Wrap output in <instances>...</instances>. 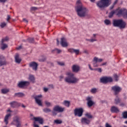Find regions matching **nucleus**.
I'll return each mask as SVG.
<instances>
[{
    "label": "nucleus",
    "instance_id": "10",
    "mask_svg": "<svg viewBox=\"0 0 127 127\" xmlns=\"http://www.w3.org/2000/svg\"><path fill=\"white\" fill-rule=\"evenodd\" d=\"M34 98L35 99V102L39 105V106H42L43 104L42 101L41 100V98L42 97V95H36L34 96Z\"/></svg>",
    "mask_w": 127,
    "mask_h": 127
},
{
    "label": "nucleus",
    "instance_id": "41",
    "mask_svg": "<svg viewBox=\"0 0 127 127\" xmlns=\"http://www.w3.org/2000/svg\"><path fill=\"white\" fill-rule=\"evenodd\" d=\"M123 118L127 119V111L124 112L122 114Z\"/></svg>",
    "mask_w": 127,
    "mask_h": 127
},
{
    "label": "nucleus",
    "instance_id": "30",
    "mask_svg": "<svg viewBox=\"0 0 127 127\" xmlns=\"http://www.w3.org/2000/svg\"><path fill=\"white\" fill-rule=\"evenodd\" d=\"M104 23L106 25L110 26L112 25V22H111V20L109 19H105L104 20Z\"/></svg>",
    "mask_w": 127,
    "mask_h": 127
},
{
    "label": "nucleus",
    "instance_id": "57",
    "mask_svg": "<svg viewBox=\"0 0 127 127\" xmlns=\"http://www.w3.org/2000/svg\"><path fill=\"white\" fill-rule=\"evenodd\" d=\"M23 21H24L26 23H27L28 22V20H26L25 18H23Z\"/></svg>",
    "mask_w": 127,
    "mask_h": 127
},
{
    "label": "nucleus",
    "instance_id": "50",
    "mask_svg": "<svg viewBox=\"0 0 127 127\" xmlns=\"http://www.w3.org/2000/svg\"><path fill=\"white\" fill-rule=\"evenodd\" d=\"M43 90L44 92H47L49 90V89L48 88L45 87L43 88Z\"/></svg>",
    "mask_w": 127,
    "mask_h": 127
},
{
    "label": "nucleus",
    "instance_id": "15",
    "mask_svg": "<svg viewBox=\"0 0 127 127\" xmlns=\"http://www.w3.org/2000/svg\"><path fill=\"white\" fill-rule=\"evenodd\" d=\"M9 105L11 107L13 108H18L19 107L21 106V103L15 101L11 102L9 103Z\"/></svg>",
    "mask_w": 127,
    "mask_h": 127
},
{
    "label": "nucleus",
    "instance_id": "16",
    "mask_svg": "<svg viewBox=\"0 0 127 127\" xmlns=\"http://www.w3.org/2000/svg\"><path fill=\"white\" fill-rule=\"evenodd\" d=\"M7 62L5 61V58L3 56H0V66L6 65Z\"/></svg>",
    "mask_w": 127,
    "mask_h": 127
},
{
    "label": "nucleus",
    "instance_id": "4",
    "mask_svg": "<svg viewBox=\"0 0 127 127\" xmlns=\"http://www.w3.org/2000/svg\"><path fill=\"white\" fill-rule=\"evenodd\" d=\"M96 4L99 8L102 9L110 5V0H101L98 1Z\"/></svg>",
    "mask_w": 127,
    "mask_h": 127
},
{
    "label": "nucleus",
    "instance_id": "35",
    "mask_svg": "<svg viewBox=\"0 0 127 127\" xmlns=\"http://www.w3.org/2000/svg\"><path fill=\"white\" fill-rule=\"evenodd\" d=\"M54 123L56 124V125H61L63 121L60 120H56L54 121Z\"/></svg>",
    "mask_w": 127,
    "mask_h": 127
},
{
    "label": "nucleus",
    "instance_id": "61",
    "mask_svg": "<svg viewBox=\"0 0 127 127\" xmlns=\"http://www.w3.org/2000/svg\"><path fill=\"white\" fill-rule=\"evenodd\" d=\"M118 0H116L113 4L115 5L116 4H117L118 3Z\"/></svg>",
    "mask_w": 127,
    "mask_h": 127
},
{
    "label": "nucleus",
    "instance_id": "42",
    "mask_svg": "<svg viewBox=\"0 0 127 127\" xmlns=\"http://www.w3.org/2000/svg\"><path fill=\"white\" fill-rule=\"evenodd\" d=\"M97 92V88H92V89H91V92L92 93H95Z\"/></svg>",
    "mask_w": 127,
    "mask_h": 127
},
{
    "label": "nucleus",
    "instance_id": "40",
    "mask_svg": "<svg viewBox=\"0 0 127 127\" xmlns=\"http://www.w3.org/2000/svg\"><path fill=\"white\" fill-rule=\"evenodd\" d=\"M45 104L47 107H50L52 106V103L48 101H45Z\"/></svg>",
    "mask_w": 127,
    "mask_h": 127
},
{
    "label": "nucleus",
    "instance_id": "23",
    "mask_svg": "<svg viewBox=\"0 0 127 127\" xmlns=\"http://www.w3.org/2000/svg\"><path fill=\"white\" fill-rule=\"evenodd\" d=\"M72 71L77 72L80 70V66L78 65H73L72 67Z\"/></svg>",
    "mask_w": 127,
    "mask_h": 127
},
{
    "label": "nucleus",
    "instance_id": "54",
    "mask_svg": "<svg viewBox=\"0 0 127 127\" xmlns=\"http://www.w3.org/2000/svg\"><path fill=\"white\" fill-rule=\"evenodd\" d=\"M96 70H97L99 72H101L102 71V70L101 68H99L97 69H96Z\"/></svg>",
    "mask_w": 127,
    "mask_h": 127
},
{
    "label": "nucleus",
    "instance_id": "33",
    "mask_svg": "<svg viewBox=\"0 0 127 127\" xmlns=\"http://www.w3.org/2000/svg\"><path fill=\"white\" fill-rule=\"evenodd\" d=\"M115 13L116 14V10H113V11H112L109 13V15L108 17H109V18H112V17L114 16V14H115Z\"/></svg>",
    "mask_w": 127,
    "mask_h": 127
},
{
    "label": "nucleus",
    "instance_id": "58",
    "mask_svg": "<svg viewBox=\"0 0 127 127\" xmlns=\"http://www.w3.org/2000/svg\"><path fill=\"white\" fill-rule=\"evenodd\" d=\"M45 60H46L45 59L44 60L40 59V60H39V61L41 62H45Z\"/></svg>",
    "mask_w": 127,
    "mask_h": 127
},
{
    "label": "nucleus",
    "instance_id": "22",
    "mask_svg": "<svg viewBox=\"0 0 127 127\" xmlns=\"http://www.w3.org/2000/svg\"><path fill=\"white\" fill-rule=\"evenodd\" d=\"M110 111L112 113H118L120 112V110H119V108L116 106H112L111 108Z\"/></svg>",
    "mask_w": 127,
    "mask_h": 127
},
{
    "label": "nucleus",
    "instance_id": "38",
    "mask_svg": "<svg viewBox=\"0 0 127 127\" xmlns=\"http://www.w3.org/2000/svg\"><path fill=\"white\" fill-rule=\"evenodd\" d=\"M113 77L114 80H115L116 81H119V76L117 74H114Z\"/></svg>",
    "mask_w": 127,
    "mask_h": 127
},
{
    "label": "nucleus",
    "instance_id": "62",
    "mask_svg": "<svg viewBox=\"0 0 127 127\" xmlns=\"http://www.w3.org/2000/svg\"><path fill=\"white\" fill-rule=\"evenodd\" d=\"M57 45H59L60 44V41L58 39H57Z\"/></svg>",
    "mask_w": 127,
    "mask_h": 127
},
{
    "label": "nucleus",
    "instance_id": "5",
    "mask_svg": "<svg viewBox=\"0 0 127 127\" xmlns=\"http://www.w3.org/2000/svg\"><path fill=\"white\" fill-rule=\"evenodd\" d=\"M11 125L15 126L16 127H21V123L20 121V118L18 116H14L13 118V121L11 123Z\"/></svg>",
    "mask_w": 127,
    "mask_h": 127
},
{
    "label": "nucleus",
    "instance_id": "34",
    "mask_svg": "<svg viewBox=\"0 0 127 127\" xmlns=\"http://www.w3.org/2000/svg\"><path fill=\"white\" fill-rule=\"evenodd\" d=\"M9 91V90L8 89H2L1 90V92L3 94H6Z\"/></svg>",
    "mask_w": 127,
    "mask_h": 127
},
{
    "label": "nucleus",
    "instance_id": "51",
    "mask_svg": "<svg viewBox=\"0 0 127 127\" xmlns=\"http://www.w3.org/2000/svg\"><path fill=\"white\" fill-rule=\"evenodd\" d=\"M33 127H39V125L36 124V123L35 122L34 123Z\"/></svg>",
    "mask_w": 127,
    "mask_h": 127
},
{
    "label": "nucleus",
    "instance_id": "9",
    "mask_svg": "<svg viewBox=\"0 0 127 127\" xmlns=\"http://www.w3.org/2000/svg\"><path fill=\"white\" fill-rule=\"evenodd\" d=\"M127 10H126V9H117L115 10L116 15L118 16H120L121 15H125V14L127 15Z\"/></svg>",
    "mask_w": 127,
    "mask_h": 127
},
{
    "label": "nucleus",
    "instance_id": "31",
    "mask_svg": "<svg viewBox=\"0 0 127 127\" xmlns=\"http://www.w3.org/2000/svg\"><path fill=\"white\" fill-rule=\"evenodd\" d=\"M96 34H93V38H91L90 40V42H94L96 41H97V40L96 39Z\"/></svg>",
    "mask_w": 127,
    "mask_h": 127
},
{
    "label": "nucleus",
    "instance_id": "28",
    "mask_svg": "<svg viewBox=\"0 0 127 127\" xmlns=\"http://www.w3.org/2000/svg\"><path fill=\"white\" fill-rule=\"evenodd\" d=\"M120 103H121V99H120V98L118 96H117L116 98L114 100V103L117 105Z\"/></svg>",
    "mask_w": 127,
    "mask_h": 127
},
{
    "label": "nucleus",
    "instance_id": "14",
    "mask_svg": "<svg viewBox=\"0 0 127 127\" xmlns=\"http://www.w3.org/2000/svg\"><path fill=\"white\" fill-rule=\"evenodd\" d=\"M86 100L87 101V106L89 108L92 107L93 105L95 104V102L92 101V98L91 97H87L86 98Z\"/></svg>",
    "mask_w": 127,
    "mask_h": 127
},
{
    "label": "nucleus",
    "instance_id": "63",
    "mask_svg": "<svg viewBox=\"0 0 127 127\" xmlns=\"http://www.w3.org/2000/svg\"><path fill=\"white\" fill-rule=\"evenodd\" d=\"M83 53H85V54H88V53L87 50H85V51H84Z\"/></svg>",
    "mask_w": 127,
    "mask_h": 127
},
{
    "label": "nucleus",
    "instance_id": "19",
    "mask_svg": "<svg viewBox=\"0 0 127 127\" xmlns=\"http://www.w3.org/2000/svg\"><path fill=\"white\" fill-rule=\"evenodd\" d=\"M81 122L82 125H89L91 121L90 120H89L86 118H83L81 120Z\"/></svg>",
    "mask_w": 127,
    "mask_h": 127
},
{
    "label": "nucleus",
    "instance_id": "60",
    "mask_svg": "<svg viewBox=\"0 0 127 127\" xmlns=\"http://www.w3.org/2000/svg\"><path fill=\"white\" fill-rule=\"evenodd\" d=\"M7 0H0V2H5Z\"/></svg>",
    "mask_w": 127,
    "mask_h": 127
},
{
    "label": "nucleus",
    "instance_id": "7",
    "mask_svg": "<svg viewBox=\"0 0 127 127\" xmlns=\"http://www.w3.org/2000/svg\"><path fill=\"white\" fill-rule=\"evenodd\" d=\"M30 85V82L27 81H21L17 84V87L20 88H26Z\"/></svg>",
    "mask_w": 127,
    "mask_h": 127
},
{
    "label": "nucleus",
    "instance_id": "52",
    "mask_svg": "<svg viewBox=\"0 0 127 127\" xmlns=\"http://www.w3.org/2000/svg\"><path fill=\"white\" fill-rule=\"evenodd\" d=\"M88 66H89V69L91 70H94V69H93L92 67H91V64H88Z\"/></svg>",
    "mask_w": 127,
    "mask_h": 127
},
{
    "label": "nucleus",
    "instance_id": "44",
    "mask_svg": "<svg viewBox=\"0 0 127 127\" xmlns=\"http://www.w3.org/2000/svg\"><path fill=\"white\" fill-rule=\"evenodd\" d=\"M58 64L61 66H64L65 65L64 63V62H57Z\"/></svg>",
    "mask_w": 127,
    "mask_h": 127
},
{
    "label": "nucleus",
    "instance_id": "12",
    "mask_svg": "<svg viewBox=\"0 0 127 127\" xmlns=\"http://www.w3.org/2000/svg\"><path fill=\"white\" fill-rule=\"evenodd\" d=\"M100 82L103 83H107L108 82H113V78L110 77H103L100 78Z\"/></svg>",
    "mask_w": 127,
    "mask_h": 127
},
{
    "label": "nucleus",
    "instance_id": "17",
    "mask_svg": "<svg viewBox=\"0 0 127 127\" xmlns=\"http://www.w3.org/2000/svg\"><path fill=\"white\" fill-rule=\"evenodd\" d=\"M61 44L63 47H67L68 46V44L67 42L66 39L64 38H61Z\"/></svg>",
    "mask_w": 127,
    "mask_h": 127
},
{
    "label": "nucleus",
    "instance_id": "13",
    "mask_svg": "<svg viewBox=\"0 0 127 127\" xmlns=\"http://www.w3.org/2000/svg\"><path fill=\"white\" fill-rule=\"evenodd\" d=\"M29 66L34 71H37L38 69V64L35 62H32L29 63Z\"/></svg>",
    "mask_w": 127,
    "mask_h": 127
},
{
    "label": "nucleus",
    "instance_id": "48",
    "mask_svg": "<svg viewBox=\"0 0 127 127\" xmlns=\"http://www.w3.org/2000/svg\"><path fill=\"white\" fill-rule=\"evenodd\" d=\"M11 19V17L10 15H7V18H6V21L9 22V20Z\"/></svg>",
    "mask_w": 127,
    "mask_h": 127
},
{
    "label": "nucleus",
    "instance_id": "29",
    "mask_svg": "<svg viewBox=\"0 0 127 127\" xmlns=\"http://www.w3.org/2000/svg\"><path fill=\"white\" fill-rule=\"evenodd\" d=\"M14 95L18 97H22L25 96V94L22 92H18L15 93Z\"/></svg>",
    "mask_w": 127,
    "mask_h": 127
},
{
    "label": "nucleus",
    "instance_id": "21",
    "mask_svg": "<svg viewBox=\"0 0 127 127\" xmlns=\"http://www.w3.org/2000/svg\"><path fill=\"white\" fill-rule=\"evenodd\" d=\"M33 119L36 122H38L40 125H43L44 124V119L41 117H34Z\"/></svg>",
    "mask_w": 127,
    "mask_h": 127
},
{
    "label": "nucleus",
    "instance_id": "55",
    "mask_svg": "<svg viewBox=\"0 0 127 127\" xmlns=\"http://www.w3.org/2000/svg\"><path fill=\"white\" fill-rule=\"evenodd\" d=\"M114 7H115V5L114 4L112 5V6H110V10L113 9Z\"/></svg>",
    "mask_w": 127,
    "mask_h": 127
},
{
    "label": "nucleus",
    "instance_id": "53",
    "mask_svg": "<svg viewBox=\"0 0 127 127\" xmlns=\"http://www.w3.org/2000/svg\"><path fill=\"white\" fill-rule=\"evenodd\" d=\"M105 127H112V126L110 125L108 123H106L105 125Z\"/></svg>",
    "mask_w": 127,
    "mask_h": 127
},
{
    "label": "nucleus",
    "instance_id": "47",
    "mask_svg": "<svg viewBox=\"0 0 127 127\" xmlns=\"http://www.w3.org/2000/svg\"><path fill=\"white\" fill-rule=\"evenodd\" d=\"M30 9L32 11H35L37 10L38 8L36 7H31Z\"/></svg>",
    "mask_w": 127,
    "mask_h": 127
},
{
    "label": "nucleus",
    "instance_id": "59",
    "mask_svg": "<svg viewBox=\"0 0 127 127\" xmlns=\"http://www.w3.org/2000/svg\"><path fill=\"white\" fill-rule=\"evenodd\" d=\"M49 86L51 88H54V85L53 84H50L49 85Z\"/></svg>",
    "mask_w": 127,
    "mask_h": 127
},
{
    "label": "nucleus",
    "instance_id": "46",
    "mask_svg": "<svg viewBox=\"0 0 127 127\" xmlns=\"http://www.w3.org/2000/svg\"><path fill=\"white\" fill-rule=\"evenodd\" d=\"M28 41L29 43H34V38H28Z\"/></svg>",
    "mask_w": 127,
    "mask_h": 127
},
{
    "label": "nucleus",
    "instance_id": "37",
    "mask_svg": "<svg viewBox=\"0 0 127 127\" xmlns=\"http://www.w3.org/2000/svg\"><path fill=\"white\" fill-rule=\"evenodd\" d=\"M85 116H86L89 119L93 118V116L91 115V113H87L85 114Z\"/></svg>",
    "mask_w": 127,
    "mask_h": 127
},
{
    "label": "nucleus",
    "instance_id": "20",
    "mask_svg": "<svg viewBox=\"0 0 127 127\" xmlns=\"http://www.w3.org/2000/svg\"><path fill=\"white\" fill-rule=\"evenodd\" d=\"M67 51L71 54L75 53L76 55H79L80 52L79 50H75L72 48L68 49Z\"/></svg>",
    "mask_w": 127,
    "mask_h": 127
},
{
    "label": "nucleus",
    "instance_id": "24",
    "mask_svg": "<svg viewBox=\"0 0 127 127\" xmlns=\"http://www.w3.org/2000/svg\"><path fill=\"white\" fill-rule=\"evenodd\" d=\"M11 116V114L10 113L7 114L6 115H5L4 118V122L5 123V125H8L9 118Z\"/></svg>",
    "mask_w": 127,
    "mask_h": 127
},
{
    "label": "nucleus",
    "instance_id": "25",
    "mask_svg": "<svg viewBox=\"0 0 127 127\" xmlns=\"http://www.w3.org/2000/svg\"><path fill=\"white\" fill-rule=\"evenodd\" d=\"M15 62L17 64H20L22 61L21 59L19 58V54H17L15 56Z\"/></svg>",
    "mask_w": 127,
    "mask_h": 127
},
{
    "label": "nucleus",
    "instance_id": "26",
    "mask_svg": "<svg viewBox=\"0 0 127 127\" xmlns=\"http://www.w3.org/2000/svg\"><path fill=\"white\" fill-rule=\"evenodd\" d=\"M28 79L33 83L35 82V78L33 75L30 74L29 75Z\"/></svg>",
    "mask_w": 127,
    "mask_h": 127
},
{
    "label": "nucleus",
    "instance_id": "45",
    "mask_svg": "<svg viewBox=\"0 0 127 127\" xmlns=\"http://www.w3.org/2000/svg\"><path fill=\"white\" fill-rule=\"evenodd\" d=\"M54 51H56L58 54H60L62 52V50L58 49H56Z\"/></svg>",
    "mask_w": 127,
    "mask_h": 127
},
{
    "label": "nucleus",
    "instance_id": "43",
    "mask_svg": "<svg viewBox=\"0 0 127 127\" xmlns=\"http://www.w3.org/2000/svg\"><path fill=\"white\" fill-rule=\"evenodd\" d=\"M6 25V23L5 22L1 23L0 26L1 28H4Z\"/></svg>",
    "mask_w": 127,
    "mask_h": 127
},
{
    "label": "nucleus",
    "instance_id": "64",
    "mask_svg": "<svg viewBox=\"0 0 127 127\" xmlns=\"http://www.w3.org/2000/svg\"><path fill=\"white\" fill-rule=\"evenodd\" d=\"M107 64V63H104L103 64H102L101 65L102 66V65H105Z\"/></svg>",
    "mask_w": 127,
    "mask_h": 127
},
{
    "label": "nucleus",
    "instance_id": "3",
    "mask_svg": "<svg viewBox=\"0 0 127 127\" xmlns=\"http://www.w3.org/2000/svg\"><path fill=\"white\" fill-rule=\"evenodd\" d=\"M113 25L114 27H119L120 29L126 28L127 23L123 19H114L113 21Z\"/></svg>",
    "mask_w": 127,
    "mask_h": 127
},
{
    "label": "nucleus",
    "instance_id": "36",
    "mask_svg": "<svg viewBox=\"0 0 127 127\" xmlns=\"http://www.w3.org/2000/svg\"><path fill=\"white\" fill-rule=\"evenodd\" d=\"M43 111L44 112H45V113H46L51 112L52 111V110H51L50 109L48 108H44V109L43 110Z\"/></svg>",
    "mask_w": 127,
    "mask_h": 127
},
{
    "label": "nucleus",
    "instance_id": "11",
    "mask_svg": "<svg viewBox=\"0 0 127 127\" xmlns=\"http://www.w3.org/2000/svg\"><path fill=\"white\" fill-rule=\"evenodd\" d=\"M103 62V59H98V58L94 57L93 60V65L94 67H96L99 66L98 63H101Z\"/></svg>",
    "mask_w": 127,
    "mask_h": 127
},
{
    "label": "nucleus",
    "instance_id": "18",
    "mask_svg": "<svg viewBox=\"0 0 127 127\" xmlns=\"http://www.w3.org/2000/svg\"><path fill=\"white\" fill-rule=\"evenodd\" d=\"M112 90L114 91L115 94L117 95L120 91H121L122 88L118 86H114L112 87Z\"/></svg>",
    "mask_w": 127,
    "mask_h": 127
},
{
    "label": "nucleus",
    "instance_id": "6",
    "mask_svg": "<svg viewBox=\"0 0 127 127\" xmlns=\"http://www.w3.org/2000/svg\"><path fill=\"white\" fill-rule=\"evenodd\" d=\"M65 108H63L59 105H56L53 108V111H52V114L53 116H56L57 115L58 112V113H62L64 112Z\"/></svg>",
    "mask_w": 127,
    "mask_h": 127
},
{
    "label": "nucleus",
    "instance_id": "39",
    "mask_svg": "<svg viewBox=\"0 0 127 127\" xmlns=\"http://www.w3.org/2000/svg\"><path fill=\"white\" fill-rule=\"evenodd\" d=\"M9 40V38L8 37H5L1 40V43H4Z\"/></svg>",
    "mask_w": 127,
    "mask_h": 127
},
{
    "label": "nucleus",
    "instance_id": "2",
    "mask_svg": "<svg viewBox=\"0 0 127 127\" xmlns=\"http://www.w3.org/2000/svg\"><path fill=\"white\" fill-rule=\"evenodd\" d=\"M66 75L67 76L64 78V81L65 82L68 83L75 84L78 83L79 81V79L76 78L75 76L74 73L72 72H67L66 73Z\"/></svg>",
    "mask_w": 127,
    "mask_h": 127
},
{
    "label": "nucleus",
    "instance_id": "8",
    "mask_svg": "<svg viewBox=\"0 0 127 127\" xmlns=\"http://www.w3.org/2000/svg\"><path fill=\"white\" fill-rule=\"evenodd\" d=\"M83 113V109L82 108H76L74 111V114L75 116L80 117L82 116Z\"/></svg>",
    "mask_w": 127,
    "mask_h": 127
},
{
    "label": "nucleus",
    "instance_id": "32",
    "mask_svg": "<svg viewBox=\"0 0 127 127\" xmlns=\"http://www.w3.org/2000/svg\"><path fill=\"white\" fill-rule=\"evenodd\" d=\"M7 47H8L7 45L4 44V43H1V48H0L1 50H4Z\"/></svg>",
    "mask_w": 127,
    "mask_h": 127
},
{
    "label": "nucleus",
    "instance_id": "49",
    "mask_svg": "<svg viewBox=\"0 0 127 127\" xmlns=\"http://www.w3.org/2000/svg\"><path fill=\"white\" fill-rule=\"evenodd\" d=\"M60 81H62L63 79H64V76L63 75H61L59 76Z\"/></svg>",
    "mask_w": 127,
    "mask_h": 127
},
{
    "label": "nucleus",
    "instance_id": "1",
    "mask_svg": "<svg viewBox=\"0 0 127 127\" xmlns=\"http://www.w3.org/2000/svg\"><path fill=\"white\" fill-rule=\"evenodd\" d=\"M76 5L75 9L78 16L80 17H84L89 15V9L82 4L80 0H77Z\"/></svg>",
    "mask_w": 127,
    "mask_h": 127
},
{
    "label": "nucleus",
    "instance_id": "56",
    "mask_svg": "<svg viewBox=\"0 0 127 127\" xmlns=\"http://www.w3.org/2000/svg\"><path fill=\"white\" fill-rule=\"evenodd\" d=\"M17 50H20L22 49V46H19L18 47H16V48Z\"/></svg>",
    "mask_w": 127,
    "mask_h": 127
},
{
    "label": "nucleus",
    "instance_id": "27",
    "mask_svg": "<svg viewBox=\"0 0 127 127\" xmlns=\"http://www.w3.org/2000/svg\"><path fill=\"white\" fill-rule=\"evenodd\" d=\"M63 104L66 107H69L70 102L68 101L64 100L63 103Z\"/></svg>",
    "mask_w": 127,
    "mask_h": 127
}]
</instances>
